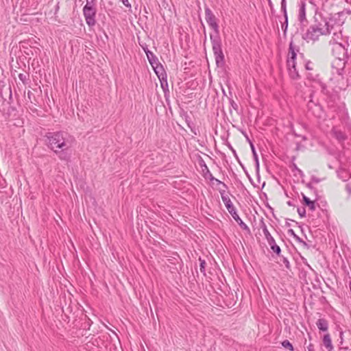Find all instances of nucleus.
<instances>
[{
    "label": "nucleus",
    "instance_id": "9d476101",
    "mask_svg": "<svg viewBox=\"0 0 351 351\" xmlns=\"http://www.w3.org/2000/svg\"><path fill=\"white\" fill-rule=\"evenodd\" d=\"M332 134L340 143H343L347 139V135L344 132L335 128L332 130Z\"/></svg>",
    "mask_w": 351,
    "mask_h": 351
},
{
    "label": "nucleus",
    "instance_id": "39448f33",
    "mask_svg": "<svg viewBox=\"0 0 351 351\" xmlns=\"http://www.w3.org/2000/svg\"><path fill=\"white\" fill-rule=\"evenodd\" d=\"M315 24L313 25L319 27V30L321 29L324 30V32H322L323 35L330 34L331 30L333 29V21L330 19H328L327 18H324L321 14L317 17L315 16Z\"/></svg>",
    "mask_w": 351,
    "mask_h": 351
},
{
    "label": "nucleus",
    "instance_id": "20e7f679",
    "mask_svg": "<svg viewBox=\"0 0 351 351\" xmlns=\"http://www.w3.org/2000/svg\"><path fill=\"white\" fill-rule=\"evenodd\" d=\"M329 44L332 46L331 50L334 57L340 61L343 60L344 64L348 58L345 47L337 41L335 38L330 40Z\"/></svg>",
    "mask_w": 351,
    "mask_h": 351
},
{
    "label": "nucleus",
    "instance_id": "c756f323",
    "mask_svg": "<svg viewBox=\"0 0 351 351\" xmlns=\"http://www.w3.org/2000/svg\"><path fill=\"white\" fill-rule=\"evenodd\" d=\"M86 3L84 5V7L96 8L95 3V0H86Z\"/></svg>",
    "mask_w": 351,
    "mask_h": 351
},
{
    "label": "nucleus",
    "instance_id": "2f4dec72",
    "mask_svg": "<svg viewBox=\"0 0 351 351\" xmlns=\"http://www.w3.org/2000/svg\"><path fill=\"white\" fill-rule=\"evenodd\" d=\"M214 181H215V182H217V184H221V185L223 186V190H225V191H226V190L228 189L227 185H226L224 182H221V181L219 180L218 179L215 178Z\"/></svg>",
    "mask_w": 351,
    "mask_h": 351
},
{
    "label": "nucleus",
    "instance_id": "bb28decb",
    "mask_svg": "<svg viewBox=\"0 0 351 351\" xmlns=\"http://www.w3.org/2000/svg\"><path fill=\"white\" fill-rule=\"evenodd\" d=\"M287 69L291 70V68H293V66H296L295 60H287Z\"/></svg>",
    "mask_w": 351,
    "mask_h": 351
},
{
    "label": "nucleus",
    "instance_id": "6e6d98bb",
    "mask_svg": "<svg viewBox=\"0 0 351 351\" xmlns=\"http://www.w3.org/2000/svg\"><path fill=\"white\" fill-rule=\"evenodd\" d=\"M235 106H237V104H233V108H235Z\"/></svg>",
    "mask_w": 351,
    "mask_h": 351
},
{
    "label": "nucleus",
    "instance_id": "f704fd0d",
    "mask_svg": "<svg viewBox=\"0 0 351 351\" xmlns=\"http://www.w3.org/2000/svg\"><path fill=\"white\" fill-rule=\"evenodd\" d=\"M305 68L306 70H312L313 69L312 62H306L305 64Z\"/></svg>",
    "mask_w": 351,
    "mask_h": 351
},
{
    "label": "nucleus",
    "instance_id": "58836bf2",
    "mask_svg": "<svg viewBox=\"0 0 351 351\" xmlns=\"http://www.w3.org/2000/svg\"><path fill=\"white\" fill-rule=\"evenodd\" d=\"M311 182H314V183H318L320 182V179L315 177V176H312L311 177Z\"/></svg>",
    "mask_w": 351,
    "mask_h": 351
},
{
    "label": "nucleus",
    "instance_id": "393cba45",
    "mask_svg": "<svg viewBox=\"0 0 351 351\" xmlns=\"http://www.w3.org/2000/svg\"><path fill=\"white\" fill-rule=\"evenodd\" d=\"M282 346L284 348H287V349H289L291 351H293L294 350L293 345L290 343V341L289 340L283 341L282 342Z\"/></svg>",
    "mask_w": 351,
    "mask_h": 351
},
{
    "label": "nucleus",
    "instance_id": "7ed1b4c3",
    "mask_svg": "<svg viewBox=\"0 0 351 351\" xmlns=\"http://www.w3.org/2000/svg\"><path fill=\"white\" fill-rule=\"evenodd\" d=\"M210 38L216 64L217 66L222 65L224 63V55L221 49V40L220 36L210 35Z\"/></svg>",
    "mask_w": 351,
    "mask_h": 351
},
{
    "label": "nucleus",
    "instance_id": "09e8293b",
    "mask_svg": "<svg viewBox=\"0 0 351 351\" xmlns=\"http://www.w3.org/2000/svg\"><path fill=\"white\" fill-rule=\"evenodd\" d=\"M347 348H339V351H346Z\"/></svg>",
    "mask_w": 351,
    "mask_h": 351
},
{
    "label": "nucleus",
    "instance_id": "5701e85b",
    "mask_svg": "<svg viewBox=\"0 0 351 351\" xmlns=\"http://www.w3.org/2000/svg\"><path fill=\"white\" fill-rule=\"evenodd\" d=\"M269 245H270L271 249L272 250V251L274 252H275L278 256H280V252H281V250H280V247L278 245H276V242L269 244Z\"/></svg>",
    "mask_w": 351,
    "mask_h": 351
},
{
    "label": "nucleus",
    "instance_id": "cd10ccee",
    "mask_svg": "<svg viewBox=\"0 0 351 351\" xmlns=\"http://www.w3.org/2000/svg\"><path fill=\"white\" fill-rule=\"evenodd\" d=\"M298 213L301 217H304L306 216V209L304 207L298 208Z\"/></svg>",
    "mask_w": 351,
    "mask_h": 351
},
{
    "label": "nucleus",
    "instance_id": "8fccbe9b",
    "mask_svg": "<svg viewBox=\"0 0 351 351\" xmlns=\"http://www.w3.org/2000/svg\"><path fill=\"white\" fill-rule=\"evenodd\" d=\"M286 226H291V224H290V223H289V222H286Z\"/></svg>",
    "mask_w": 351,
    "mask_h": 351
},
{
    "label": "nucleus",
    "instance_id": "4be33fe9",
    "mask_svg": "<svg viewBox=\"0 0 351 351\" xmlns=\"http://www.w3.org/2000/svg\"><path fill=\"white\" fill-rule=\"evenodd\" d=\"M279 257H280V261H278L279 264L280 265H285L287 269H289L291 267V265H290L289 261H288L287 258L284 256H280Z\"/></svg>",
    "mask_w": 351,
    "mask_h": 351
},
{
    "label": "nucleus",
    "instance_id": "603ef678",
    "mask_svg": "<svg viewBox=\"0 0 351 351\" xmlns=\"http://www.w3.org/2000/svg\"><path fill=\"white\" fill-rule=\"evenodd\" d=\"M191 131L194 133V134H197L196 132L193 129H191Z\"/></svg>",
    "mask_w": 351,
    "mask_h": 351
},
{
    "label": "nucleus",
    "instance_id": "bf43d9fd",
    "mask_svg": "<svg viewBox=\"0 0 351 351\" xmlns=\"http://www.w3.org/2000/svg\"><path fill=\"white\" fill-rule=\"evenodd\" d=\"M350 177H351V174L350 175Z\"/></svg>",
    "mask_w": 351,
    "mask_h": 351
},
{
    "label": "nucleus",
    "instance_id": "5fc2aeb1",
    "mask_svg": "<svg viewBox=\"0 0 351 351\" xmlns=\"http://www.w3.org/2000/svg\"><path fill=\"white\" fill-rule=\"evenodd\" d=\"M235 106H237V104H233V108H235Z\"/></svg>",
    "mask_w": 351,
    "mask_h": 351
},
{
    "label": "nucleus",
    "instance_id": "b1692460",
    "mask_svg": "<svg viewBox=\"0 0 351 351\" xmlns=\"http://www.w3.org/2000/svg\"><path fill=\"white\" fill-rule=\"evenodd\" d=\"M199 269H200V271L204 275L206 276V270H205V267H206V261L205 260L202 259L201 257L199 258Z\"/></svg>",
    "mask_w": 351,
    "mask_h": 351
},
{
    "label": "nucleus",
    "instance_id": "6e6552de",
    "mask_svg": "<svg viewBox=\"0 0 351 351\" xmlns=\"http://www.w3.org/2000/svg\"><path fill=\"white\" fill-rule=\"evenodd\" d=\"M97 13L96 8L84 7L83 14L86 22L89 27H93L96 23L95 16Z\"/></svg>",
    "mask_w": 351,
    "mask_h": 351
},
{
    "label": "nucleus",
    "instance_id": "e433bc0d",
    "mask_svg": "<svg viewBox=\"0 0 351 351\" xmlns=\"http://www.w3.org/2000/svg\"><path fill=\"white\" fill-rule=\"evenodd\" d=\"M333 38H335V40H336L337 41H338V39L341 38V33H340V32H339V33L335 32V33H334V36H333V37L332 38V39Z\"/></svg>",
    "mask_w": 351,
    "mask_h": 351
},
{
    "label": "nucleus",
    "instance_id": "a878e982",
    "mask_svg": "<svg viewBox=\"0 0 351 351\" xmlns=\"http://www.w3.org/2000/svg\"><path fill=\"white\" fill-rule=\"evenodd\" d=\"M281 11L283 13L285 18H288L287 12V4L286 1H281Z\"/></svg>",
    "mask_w": 351,
    "mask_h": 351
},
{
    "label": "nucleus",
    "instance_id": "473e14b6",
    "mask_svg": "<svg viewBox=\"0 0 351 351\" xmlns=\"http://www.w3.org/2000/svg\"><path fill=\"white\" fill-rule=\"evenodd\" d=\"M346 191L348 193V197L351 196V184L348 183L346 184Z\"/></svg>",
    "mask_w": 351,
    "mask_h": 351
},
{
    "label": "nucleus",
    "instance_id": "f8f14e48",
    "mask_svg": "<svg viewBox=\"0 0 351 351\" xmlns=\"http://www.w3.org/2000/svg\"><path fill=\"white\" fill-rule=\"evenodd\" d=\"M322 342L323 345L328 351H332L333 350L334 347L332 346L330 335L329 333H326L324 335Z\"/></svg>",
    "mask_w": 351,
    "mask_h": 351
},
{
    "label": "nucleus",
    "instance_id": "49530a36",
    "mask_svg": "<svg viewBox=\"0 0 351 351\" xmlns=\"http://www.w3.org/2000/svg\"><path fill=\"white\" fill-rule=\"evenodd\" d=\"M287 204L289 206H294V204L292 203V202L291 201H288L287 202Z\"/></svg>",
    "mask_w": 351,
    "mask_h": 351
},
{
    "label": "nucleus",
    "instance_id": "6ab92c4d",
    "mask_svg": "<svg viewBox=\"0 0 351 351\" xmlns=\"http://www.w3.org/2000/svg\"><path fill=\"white\" fill-rule=\"evenodd\" d=\"M153 69L154 70L156 74L158 76L159 79L161 78L160 76H164L165 70L161 64L158 65H156L154 66H152Z\"/></svg>",
    "mask_w": 351,
    "mask_h": 351
},
{
    "label": "nucleus",
    "instance_id": "2eb2a0df",
    "mask_svg": "<svg viewBox=\"0 0 351 351\" xmlns=\"http://www.w3.org/2000/svg\"><path fill=\"white\" fill-rule=\"evenodd\" d=\"M298 20L301 23H303L304 21H306L305 3L303 2L301 3L300 6Z\"/></svg>",
    "mask_w": 351,
    "mask_h": 351
},
{
    "label": "nucleus",
    "instance_id": "13d9d810",
    "mask_svg": "<svg viewBox=\"0 0 351 351\" xmlns=\"http://www.w3.org/2000/svg\"><path fill=\"white\" fill-rule=\"evenodd\" d=\"M143 49H144L145 51L149 50L147 48H146V49L143 48Z\"/></svg>",
    "mask_w": 351,
    "mask_h": 351
},
{
    "label": "nucleus",
    "instance_id": "a18cd8bd",
    "mask_svg": "<svg viewBox=\"0 0 351 351\" xmlns=\"http://www.w3.org/2000/svg\"><path fill=\"white\" fill-rule=\"evenodd\" d=\"M307 187L312 189H313V186H312V183L311 182H309L307 184Z\"/></svg>",
    "mask_w": 351,
    "mask_h": 351
},
{
    "label": "nucleus",
    "instance_id": "4c0bfd02",
    "mask_svg": "<svg viewBox=\"0 0 351 351\" xmlns=\"http://www.w3.org/2000/svg\"><path fill=\"white\" fill-rule=\"evenodd\" d=\"M32 97H34V94L30 90H28L27 99L29 100L31 103H32Z\"/></svg>",
    "mask_w": 351,
    "mask_h": 351
},
{
    "label": "nucleus",
    "instance_id": "f257e3e1",
    "mask_svg": "<svg viewBox=\"0 0 351 351\" xmlns=\"http://www.w3.org/2000/svg\"><path fill=\"white\" fill-rule=\"evenodd\" d=\"M68 134L64 132H48L46 134L47 145L62 160L67 161L70 155L67 152L71 144L68 139Z\"/></svg>",
    "mask_w": 351,
    "mask_h": 351
},
{
    "label": "nucleus",
    "instance_id": "ddd939ff",
    "mask_svg": "<svg viewBox=\"0 0 351 351\" xmlns=\"http://www.w3.org/2000/svg\"><path fill=\"white\" fill-rule=\"evenodd\" d=\"M296 51H298V49H295V47L294 46L293 42H290L289 46V53H288V57L287 60H295L297 53Z\"/></svg>",
    "mask_w": 351,
    "mask_h": 351
},
{
    "label": "nucleus",
    "instance_id": "c03bdc74",
    "mask_svg": "<svg viewBox=\"0 0 351 351\" xmlns=\"http://www.w3.org/2000/svg\"><path fill=\"white\" fill-rule=\"evenodd\" d=\"M19 79H20L21 80H22V81H23V80H24V79L25 78V75H23V74H22V73L19 74Z\"/></svg>",
    "mask_w": 351,
    "mask_h": 351
},
{
    "label": "nucleus",
    "instance_id": "aec40b11",
    "mask_svg": "<svg viewBox=\"0 0 351 351\" xmlns=\"http://www.w3.org/2000/svg\"><path fill=\"white\" fill-rule=\"evenodd\" d=\"M288 71L289 77L292 80H298L300 78V75L298 70L296 69V66H293V68H291V70H288Z\"/></svg>",
    "mask_w": 351,
    "mask_h": 351
},
{
    "label": "nucleus",
    "instance_id": "3c124183",
    "mask_svg": "<svg viewBox=\"0 0 351 351\" xmlns=\"http://www.w3.org/2000/svg\"><path fill=\"white\" fill-rule=\"evenodd\" d=\"M229 147H230V149L232 151V149H234L232 148V147L230 145H229Z\"/></svg>",
    "mask_w": 351,
    "mask_h": 351
},
{
    "label": "nucleus",
    "instance_id": "dca6fc26",
    "mask_svg": "<svg viewBox=\"0 0 351 351\" xmlns=\"http://www.w3.org/2000/svg\"><path fill=\"white\" fill-rule=\"evenodd\" d=\"M262 228H263V234H264L269 245L276 242L274 239L270 234L269 230H267V226L264 223H263Z\"/></svg>",
    "mask_w": 351,
    "mask_h": 351
},
{
    "label": "nucleus",
    "instance_id": "412c9836",
    "mask_svg": "<svg viewBox=\"0 0 351 351\" xmlns=\"http://www.w3.org/2000/svg\"><path fill=\"white\" fill-rule=\"evenodd\" d=\"M250 146H251L252 152V154H253V158H254V161L256 162V170L258 171V169H259V161H258V155H257L256 152L255 150L254 146V145L252 143H250Z\"/></svg>",
    "mask_w": 351,
    "mask_h": 351
},
{
    "label": "nucleus",
    "instance_id": "37998d69",
    "mask_svg": "<svg viewBox=\"0 0 351 351\" xmlns=\"http://www.w3.org/2000/svg\"><path fill=\"white\" fill-rule=\"evenodd\" d=\"M308 351H315L314 346L313 344H309L307 347Z\"/></svg>",
    "mask_w": 351,
    "mask_h": 351
},
{
    "label": "nucleus",
    "instance_id": "4468645a",
    "mask_svg": "<svg viewBox=\"0 0 351 351\" xmlns=\"http://www.w3.org/2000/svg\"><path fill=\"white\" fill-rule=\"evenodd\" d=\"M316 325L319 330L326 332L328 329V322L326 319L320 318L317 321Z\"/></svg>",
    "mask_w": 351,
    "mask_h": 351
},
{
    "label": "nucleus",
    "instance_id": "72a5a7b5",
    "mask_svg": "<svg viewBox=\"0 0 351 351\" xmlns=\"http://www.w3.org/2000/svg\"><path fill=\"white\" fill-rule=\"evenodd\" d=\"M291 169H292V171L295 170V171H297L300 174H302V173H302V170H300V169L297 167V165H296L295 163H293V164L291 165Z\"/></svg>",
    "mask_w": 351,
    "mask_h": 351
},
{
    "label": "nucleus",
    "instance_id": "9b49d317",
    "mask_svg": "<svg viewBox=\"0 0 351 351\" xmlns=\"http://www.w3.org/2000/svg\"><path fill=\"white\" fill-rule=\"evenodd\" d=\"M147 58L152 66L160 64V62L158 58L149 50L145 51Z\"/></svg>",
    "mask_w": 351,
    "mask_h": 351
},
{
    "label": "nucleus",
    "instance_id": "de8ad7c7",
    "mask_svg": "<svg viewBox=\"0 0 351 351\" xmlns=\"http://www.w3.org/2000/svg\"><path fill=\"white\" fill-rule=\"evenodd\" d=\"M232 153H233L234 156L238 159L237 154L236 151L234 149H232Z\"/></svg>",
    "mask_w": 351,
    "mask_h": 351
},
{
    "label": "nucleus",
    "instance_id": "a19ab883",
    "mask_svg": "<svg viewBox=\"0 0 351 351\" xmlns=\"http://www.w3.org/2000/svg\"><path fill=\"white\" fill-rule=\"evenodd\" d=\"M268 3H269V7H270V9H271V12L273 13V12H274V9L273 3H272V2L271 1V0H269V1H268Z\"/></svg>",
    "mask_w": 351,
    "mask_h": 351
},
{
    "label": "nucleus",
    "instance_id": "c9c22d12",
    "mask_svg": "<svg viewBox=\"0 0 351 351\" xmlns=\"http://www.w3.org/2000/svg\"><path fill=\"white\" fill-rule=\"evenodd\" d=\"M123 5L129 8H131V4L129 3L128 0H121Z\"/></svg>",
    "mask_w": 351,
    "mask_h": 351
},
{
    "label": "nucleus",
    "instance_id": "f03ea898",
    "mask_svg": "<svg viewBox=\"0 0 351 351\" xmlns=\"http://www.w3.org/2000/svg\"><path fill=\"white\" fill-rule=\"evenodd\" d=\"M219 193L221 194L223 202L224 203L227 210L232 215L233 219L237 222V223L242 230L247 231V233H250V230L249 227L239 217V215L237 213L236 208H234L232 202H231L228 195L226 193V192H225V190H220Z\"/></svg>",
    "mask_w": 351,
    "mask_h": 351
},
{
    "label": "nucleus",
    "instance_id": "864d4df0",
    "mask_svg": "<svg viewBox=\"0 0 351 351\" xmlns=\"http://www.w3.org/2000/svg\"><path fill=\"white\" fill-rule=\"evenodd\" d=\"M235 106H237V104H233V108H235Z\"/></svg>",
    "mask_w": 351,
    "mask_h": 351
},
{
    "label": "nucleus",
    "instance_id": "7c9ffc66",
    "mask_svg": "<svg viewBox=\"0 0 351 351\" xmlns=\"http://www.w3.org/2000/svg\"><path fill=\"white\" fill-rule=\"evenodd\" d=\"M288 27V18H285V22L282 24V29L285 34Z\"/></svg>",
    "mask_w": 351,
    "mask_h": 351
},
{
    "label": "nucleus",
    "instance_id": "f3484780",
    "mask_svg": "<svg viewBox=\"0 0 351 351\" xmlns=\"http://www.w3.org/2000/svg\"><path fill=\"white\" fill-rule=\"evenodd\" d=\"M303 204L308 206L309 209L312 211L315 210V201L311 200L308 197L302 195Z\"/></svg>",
    "mask_w": 351,
    "mask_h": 351
},
{
    "label": "nucleus",
    "instance_id": "a211bd4d",
    "mask_svg": "<svg viewBox=\"0 0 351 351\" xmlns=\"http://www.w3.org/2000/svg\"><path fill=\"white\" fill-rule=\"evenodd\" d=\"M165 75H166L165 74ZM160 84H161V87L163 89V91L165 93V97H167V93H169V89H168V83H167V76H162L161 78H160Z\"/></svg>",
    "mask_w": 351,
    "mask_h": 351
},
{
    "label": "nucleus",
    "instance_id": "423d86ee",
    "mask_svg": "<svg viewBox=\"0 0 351 351\" xmlns=\"http://www.w3.org/2000/svg\"><path fill=\"white\" fill-rule=\"evenodd\" d=\"M205 19L210 27L214 31V33L210 34V35L219 36V27L217 22V18L208 7L205 8Z\"/></svg>",
    "mask_w": 351,
    "mask_h": 351
},
{
    "label": "nucleus",
    "instance_id": "c85d7f7f",
    "mask_svg": "<svg viewBox=\"0 0 351 351\" xmlns=\"http://www.w3.org/2000/svg\"><path fill=\"white\" fill-rule=\"evenodd\" d=\"M204 167H205V169L206 170V176H208V178H209V180L210 181H214L215 178L213 177V176L212 175V173L210 172L208 168L207 167V166L206 165H204Z\"/></svg>",
    "mask_w": 351,
    "mask_h": 351
},
{
    "label": "nucleus",
    "instance_id": "0eeeda50",
    "mask_svg": "<svg viewBox=\"0 0 351 351\" xmlns=\"http://www.w3.org/2000/svg\"><path fill=\"white\" fill-rule=\"evenodd\" d=\"M324 30L319 29V27H315L313 25L309 27L306 32L303 34L302 38L307 42L313 41L315 42L319 39V37L323 35Z\"/></svg>",
    "mask_w": 351,
    "mask_h": 351
},
{
    "label": "nucleus",
    "instance_id": "ea45409f",
    "mask_svg": "<svg viewBox=\"0 0 351 351\" xmlns=\"http://www.w3.org/2000/svg\"><path fill=\"white\" fill-rule=\"evenodd\" d=\"M287 233L289 235L292 236L293 238L297 235L292 229L288 230Z\"/></svg>",
    "mask_w": 351,
    "mask_h": 351
},
{
    "label": "nucleus",
    "instance_id": "79ce46f5",
    "mask_svg": "<svg viewBox=\"0 0 351 351\" xmlns=\"http://www.w3.org/2000/svg\"><path fill=\"white\" fill-rule=\"evenodd\" d=\"M294 239L296 241H298V242H300V243H302L304 244H306V243L301 238H300L298 235H296V237H295Z\"/></svg>",
    "mask_w": 351,
    "mask_h": 351
},
{
    "label": "nucleus",
    "instance_id": "1a4fd4ad",
    "mask_svg": "<svg viewBox=\"0 0 351 351\" xmlns=\"http://www.w3.org/2000/svg\"><path fill=\"white\" fill-rule=\"evenodd\" d=\"M307 108L309 112H312L313 114L319 117L321 113V106L317 105L311 99L307 104Z\"/></svg>",
    "mask_w": 351,
    "mask_h": 351
},
{
    "label": "nucleus",
    "instance_id": "4d7b16f0",
    "mask_svg": "<svg viewBox=\"0 0 351 351\" xmlns=\"http://www.w3.org/2000/svg\"><path fill=\"white\" fill-rule=\"evenodd\" d=\"M342 335H343V332H341L340 333V337H341V339H342Z\"/></svg>",
    "mask_w": 351,
    "mask_h": 351
}]
</instances>
